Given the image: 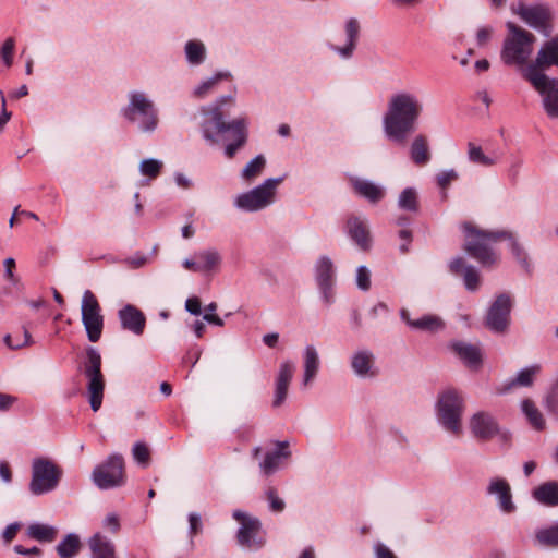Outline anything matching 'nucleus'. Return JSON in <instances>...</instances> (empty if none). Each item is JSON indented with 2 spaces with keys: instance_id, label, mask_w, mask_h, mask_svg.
<instances>
[{
  "instance_id": "obj_38",
  "label": "nucleus",
  "mask_w": 558,
  "mask_h": 558,
  "mask_svg": "<svg viewBox=\"0 0 558 558\" xmlns=\"http://www.w3.org/2000/svg\"><path fill=\"white\" fill-rule=\"evenodd\" d=\"M231 74L229 72H218L210 78L202 82L195 89L194 96L197 98H204L207 96L216 85L222 80H229Z\"/></svg>"
},
{
  "instance_id": "obj_51",
  "label": "nucleus",
  "mask_w": 558,
  "mask_h": 558,
  "mask_svg": "<svg viewBox=\"0 0 558 558\" xmlns=\"http://www.w3.org/2000/svg\"><path fill=\"white\" fill-rule=\"evenodd\" d=\"M356 284L363 290L367 291L371 288V272L365 266H360L356 270Z\"/></svg>"
},
{
  "instance_id": "obj_26",
  "label": "nucleus",
  "mask_w": 558,
  "mask_h": 558,
  "mask_svg": "<svg viewBox=\"0 0 558 558\" xmlns=\"http://www.w3.org/2000/svg\"><path fill=\"white\" fill-rule=\"evenodd\" d=\"M88 546L92 558H117L114 544L100 533H96L89 538Z\"/></svg>"
},
{
  "instance_id": "obj_54",
  "label": "nucleus",
  "mask_w": 558,
  "mask_h": 558,
  "mask_svg": "<svg viewBox=\"0 0 558 558\" xmlns=\"http://www.w3.org/2000/svg\"><path fill=\"white\" fill-rule=\"evenodd\" d=\"M458 179V173L453 170H447L437 175V183L442 190L447 189L451 182Z\"/></svg>"
},
{
  "instance_id": "obj_15",
  "label": "nucleus",
  "mask_w": 558,
  "mask_h": 558,
  "mask_svg": "<svg viewBox=\"0 0 558 558\" xmlns=\"http://www.w3.org/2000/svg\"><path fill=\"white\" fill-rule=\"evenodd\" d=\"M183 267L193 272L210 275L219 270L221 255L215 248L195 252L193 257L183 260Z\"/></svg>"
},
{
  "instance_id": "obj_13",
  "label": "nucleus",
  "mask_w": 558,
  "mask_h": 558,
  "mask_svg": "<svg viewBox=\"0 0 558 558\" xmlns=\"http://www.w3.org/2000/svg\"><path fill=\"white\" fill-rule=\"evenodd\" d=\"M93 481L100 489H109L123 484L124 462L118 454L110 456L105 462L97 465L92 474Z\"/></svg>"
},
{
  "instance_id": "obj_24",
  "label": "nucleus",
  "mask_w": 558,
  "mask_h": 558,
  "mask_svg": "<svg viewBox=\"0 0 558 558\" xmlns=\"http://www.w3.org/2000/svg\"><path fill=\"white\" fill-rule=\"evenodd\" d=\"M276 445L277 449L266 453L264 460L259 463V468L266 476L272 474L279 468L282 458H289L291 454L287 441H277Z\"/></svg>"
},
{
  "instance_id": "obj_41",
  "label": "nucleus",
  "mask_w": 558,
  "mask_h": 558,
  "mask_svg": "<svg viewBox=\"0 0 558 558\" xmlns=\"http://www.w3.org/2000/svg\"><path fill=\"white\" fill-rule=\"evenodd\" d=\"M468 157L473 163L484 167H490L496 163V159L488 157L484 154L481 146L475 145L473 142L468 143Z\"/></svg>"
},
{
  "instance_id": "obj_20",
  "label": "nucleus",
  "mask_w": 558,
  "mask_h": 558,
  "mask_svg": "<svg viewBox=\"0 0 558 558\" xmlns=\"http://www.w3.org/2000/svg\"><path fill=\"white\" fill-rule=\"evenodd\" d=\"M316 280L322 290L324 300L330 304L333 300V264L327 256H323L316 264Z\"/></svg>"
},
{
  "instance_id": "obj_18",
  "label": "nucleus",
  "mask_w": 558,
  "mask_h": 558,
  "mask_svg": "<svg viewBox=\"0 0 558 558\" xmlns=\"http://www.w3.org/2000/svg\"><path fill=\"white\" fill-rule=\"evenodd\" d=\"M470 429L473 436L480 440H489L500 432L495 417L485 411H478L470 418Z\"/></svg>"
},
{
  "instance_id": "obj_1",
  "label": "nucleus",
  "mask_w": 558,
  "mask_h": 558,
  "mask_svg": "<svg viewBox=\"0 0 558 558\" xmlns=\"http://www.w3.org/2000/svg\"><path fill=\"white\" fill-rule=\"evenodd\" d=\"M462 230L465 233L464 250L476 259L482 266L490 267L495 265L499 257L490 247L492 244L501 240L510 242V250L515 259L526 270L531 271V264L524 247L517 241L510 231H486L478 229L471 222H463Z\"/></svg>"
},
{
  "instance_id": "obj_58",
  "label": "nucleus",
  "mask_w": 558,
  "mask_h": 558,
  "mask_svg": "<svg viewBox=\"0 0 558 558\" xmlns=\"http://www.w3.org/2000/svg\"><path fill=\"white\" fill-rule=\"evenodd\" d=\"M399 238L402 240L400 251L402 254H405L409 252V245L412 241V233L408 229H402L399 231Z\"/></svg>"
},
{
  "instance_id": "obj_29",
  "label": "nucleus",
  "mask_w": 558,
  "mask_h": 558,
  "mask_svg": "<svg viewBox=\"0 0 558 558\" xmlns=\"http://www.w3.org/2000/svg\"><path fill=\"white\" fill-rule=\"evenodd\" d=\"M231 130L234 136V142L226 146L225 153L228 158H232L236 150L242 147L247 138L246 123L244 119H238L231 122Z\"/></svg>"
},
{
  "instance_id": "obj_21",
  "label": "nucleus",
  "mask_w": 558,
  "mask_h": 558,
  "mask_svg": "<svg viewBox=\"0 0 558 558\" xmlns=\"http://www.w3.org/2000/svg\"><path fill=\"white\" fill-rule=\"evenodd\" d=\"M487 493L496 496L499 508L504 512L511 513L514 511L515 506L512 501L511 487L505 478H493L487 486Z\"/></svg>"
},
{
  "instance_id": "obj_11",
  "label": "nucleus",
  "mask_w": 558,
  "mask_h": 558,
  "mask_svg": "<svg viewBox=\"0 0 558 558\" xmlns=\"http://www.w3.org/2000/svg\"><path fill=\"white\" fill-rule=\"evenodd\" d=\"M233 101L234 98L231 95L222 96L218 98L214 105L202 108V113L205 117L202 123V132L203 136L207 141L216 143V135L222 134L232 129L231 122L227 123L223 121L221 108L225 104Z\"/></svg>"
},
{
  "instance_id": "obj_27",
  "label": "nucleus",
  "mask_w": 558,
  "mask_h": 558,
  "mask_svg": "<svg viewBox=\"0 0 558 558\" xmlns=\"http://www.w3.org/2000/svg\"><path fill=\"white\" fill-rule=\"evenodd\" d=\"M454 352L471 368H477L482 363V354L476 345L457 342L452 344Z\"/></svg>"
},
{
  "instance_id": "obj_49",
  "label": "nucleus",
  "mask_w": 558,
  "mask_h": 558,
  "mask_svg": "<svg viewBox=\"0 0 558 558\" xmlns=\"http://www.w3.org/2000/svg\"><path fill=\"white\" fill-rule=\"evenodd\" d=\"M15 47V41L12 37H9L3 43V46L0 51V57L3 60L4 64L10 68L13 63V51Z\"/></svg>"
},
{
  "instance_id": "obj_23",
  "label": "nucleus",
  "mask_w": 558,
  "mask_h": 558,
  "mask_svg": "<svg viewBox=\"0 0 558 558\" xmlns=\"http://www.w3.org/2000/svg\"><path fill=\"white\" fill-rule=\"evenodd\" d=\"M375 356L368 350L357 351L353 354L351 366L353 372L360 377H373L377 373L374 371Z\"/></svg>"
},
{
  "instance_id": "obj_37",
  "label": "nucleus",
  "mask_w": 558,
  "mask_h": 558,
  "mask_svg": "<svg viewBox=\"0 0 558 558\" xmlns=\"http://www.w3.org/2000/svg\"><path fill=\"white\" fill-rule=\"evenodd\" d=\"M521 408H522L523 413L527 417L530 424L535 429L542 430L545 427V420L543 417V414L541 413V411L537 409V407L535 405V403L532 400H530V399L523 400Z\"/></svg>"
},
{
  "instance_id": "obj_36",
  "label": "nucleus",
  "mask_w": 558,
  "mask_h": 558,
  "mask_svg": "<svg viewBox=\"0 0 558 558\" xmlns=\"http://www.w3.org/2000/svg\"><path fill=\"white\" fill-rule=\"evenodd\" d=\"M81 549L80 537L75 534L66 535L57 546L60 558H73Z\"/></svg>"
},
{
  "instance_id": "obj_61",
  "label": "nucleus",
  "mask_w": 558,
  "mask_h": 558,
  "mask_svg": "<svg viewBox=\"0 0 558 558\" xmlns=\"http://www.w3.org/2000/svg\"><path fill=\"white\" fill-rule=\"evenodd\" d=\"M20 530L19 523H12L5 527L2 533V537L5 543L12 542V539L16 536L17 531Z\"/></svg>"
},
{
  "instance_id": "obj_17",
  "label": "nucleus",
  "mask_w": 558,
  "mask_h": 558,
  "mask_svg": "<svg viewBox=\"0 0 558 558\" xmlns=\"http://www.w3.org/2000/svg\"><path fill=\"white\" fill-rule=\"evenodd\" d=\"M511 299L507 294H500L492 304L487 317V327L495 332H504L509 324Z\"/></svg>"
},
{
  "instance_id": "obj_64",
  "label": "nucleus",
  "mask_w": 558,
  "mask_h": 558,
  "mask_svg": "<svg viewBox=\"0 0 558 558\" xmlns=\"http://www.w3.org/2000/svg\"><path fill=\"white\" fill-rule=\"evenodd\" d=\"M375 553L377 558H396L393 553L388 547L381 544H378L375 547Z\"/></svg>"
},
{
  "instance_id": "obj_42",
  "label": "nucleus",
  "mask_w": 558,
  "mask_h": 558,
  "mask_svg": "<svg viewBox=\"0 0 558 558\" xmlns=\"http://www.w3.org/2000/svg\"><path fill=\"white\" fill-rule=\"evenodd\" d=\"M266 160L262 155L256 156L254 159H252L243 169L242 171V178L244 180L251 181L258 177L264 167H265Z\"/></svg>"
},
{
  "instance_id": "obj_57",
  "label": "nucleus",
  "mask_w": 558,
  "mask_h": 558,
  "mask_svg": "<svg viewBox=\"0 0 558 558\" xmlns=\"http://www.w3.org/2000/svg\"><path fill=\"white\" fill-rule=\"evenodd\" d=\"M185 308L189 313H191L193 315H199L202 312V304H201L199 299L196 296L189 298L185 301Z\"/></svg>"
},
{
  "instance_id": "obj_31",
  "label": "nucleus",
  "mask_w": 558,
  "mask_h": 558,
  "mask_svg": "<svg viewBox=\"0 0 558 558\" xmlns=\"http://www.w3.org/2000/svg\"><path fill=\"white\" fill-rule=\"evenodd\" d=\"M345 34L348 37V43L344 47H333V50L338 52L343 58H349L352 56L353 50L355 49L356 40L360 34V23L356 19H350L345 24Z\"/></svg>"
},
{
  "instance_id": "obj_44",
  "label": "nucleus",
  "mask_w": 558,
  "mask_h": 558,
  "mask_svg": "<svg viewBox=\"0 0 558 558\" xmlns=\"http://www.w3.org/2000/svg\"><path fill=\"white\" fill-rule=\"evenodd\" d=\"M399 207L409 210L416 211L417 210V195L414 189L408 187L399 196L398 199Z\"/></svg>"
},
{
  "instance_id": "obj_45",
  "label": "nucleus",
  "mask_w": 558,
  "mask_h": 558,
  "mask_svg": "<svg viewBox=\"0 0 558 558\" xmlns=\"http://www.w3.org/2000/svg\"><path fill=\"white\" fill-rule=\"evenodd\" d=\"M162 169V162L157 159H144L140 163V172L144 177H148L149 179H155L159 175L160 171Z\"/></svg>"
},
{
  "instance_id": "obj_8",
  "label": "nucleus",
  "mask_w": 558,
  "mask_h": 558,
  "mask_svg": "<svg viewBox=\"0 0 558 558\" xmlns=\"http://www.w3.org/2000/svg\"><path fill=\"white\" fill-rule=\"evenodd\" d=\"M81 316L88 340L90 342L99 341L104 330L105 318L101 306L90 290H86L83 293Z\"/></svg>"
},
{
  "instance_id": "obj_52",
  "label": "nucleus",
  "mask_w": 558,
  "mask_h": 558,
  "mask_svg": "<svg viewBox=\"0 0 558 558\" xmlns=\"http://www.w3.org/2000/svg\"><path fill=\"white\" fill-rule=\"evenodd\" d=\"M23 340L20 341H13V338L11 335H7L4 337V343L10 348V349H13V350H16V349H21L25 345H28L32 343V336L31 333L28 332L27 329H23Z\"/></svg>"
},
{
  "instance_id": "obj_46",
  "label": "nucleus",
  "mask_w": 558,
  "mask_h": 558,
  "mask_svg": "<svg viewBox=\"0 0 558 558\" xmlns=\"http://www.w3.org/2000/svg\"><path fill=\"white\" fill-rule=\"evenodd\" d=\"M463 279L469 291H475L480 286V274L473 266L464 267Z\"/></svg>"
},
{
  "instance_id": "obj_9",
  "label": "nucleus",
  "mask_w": 558,
  "mask_h": 558,
  "mask_svg": "<svg viewBox=\"0 0 558 558\" xmlns=\"http://www.w3.org/2000/svg\"><path fill=\"white\" fill-rule=\"evenodd\" d=\"M283 178L267 179L260 185L253 190L240 194L235 199V205L246 211L260 210L274 202L277 186Z\"/></svg>"
},
{
  "instance_id": "obj_22",
  "label": "nucleus",
  "mask_w": 558,
  "mask_h": 558,
  "mask_svg": "<svg viewBox=\"0 0 558 558\" xmlns=\"http://www.w3.org/2000/svg\"><path fill=\"white\" fill-rule=\"evenodd\" d=\"M295 366L291 361H284L280 364L276 380L274 407H280L288 395V387L293 377Z\"/></svg>"
},
{
  "instance_id": "obj_14",
  "label": "nucleus",
  "mask_w": 558,
  "mask_h": 558,
  "mask_svg": "<svg viewBox=\"0 0 558 558\" xmlns=\"http://www.w3.org/2000/svg\"><path fill=\"white\" fill-rule=\"evenodd\" d=\"M511 9L524 23L536 29L545 28L553 20V11L545 3L526 5L523 1H518Z\"/></svg>"
},
{
  "instance_id": "obj_25",
  "label": "nucleus",
  "mask_w": 558,
  "mask_h": 558,
  "mask_svg": "<svg viewBox=\"0 0 558 558\" xmlns=\"http://www.w3.org/2000/svg\"><path fill=\"white\" fill-rule=\"evenodd\" d=\"M347 228L349 235L360 248L367 251L371 247L369 231L363 220L357 217L350 218Z\"/></svg>"
},
{
  "instance_id": "obj_33",
  "label": "nucleus",
  "mask_w": 558,
  "mask_h": 558,
  "mask_svg": "<svg viewBox=\"0 0 558 558\" xmlns=\"http://www.w3.org/2000/svg\"><path fill=\"white\" fill-rule=\"evenodd\" d=\"M541 369L542 367L538 364L521 369L517 376L508 383L507 389H511L513 387H531L536 376L541 373Z\"/></svg>"
},
{
  "instance_id": "obj_32",
  "label": "nucleus",
  "mask_w": 558,
  "mask_h": 558,
  "mask_svg": "<svg viewBox=\"0 0 558 558\" xmlns=\"http://www.w3.org/2000/svg\"><path fill=\"white\" fill-rule=\"evenodd\" d=\"M533 497L546 506L558 505V482H546L533 492Z\"/></svg>"
},
{
  "instance_id": "obj_34",
  "label": "nucleus",
  "mask_w": 558,
  "mask_h": 558,
  "mask_svg": "<svg viewBox=\"0 0 558 558\" xmlns=\"http://www.w3.org/2000/svg\"><path fill=\"white\" fill-rule=\"evenodd\" d=\"M319 367V359L316 349L313 345H307L304 350V385L316 376Z\"/></svg>"
},
{
  "instance_id": "obj_55",
  "label": "nucleus",
  "mask_w": 558,
  "mask_h": 558,
  "mask_svg": "<svg viewBox=\"0 0 558 558\" xmlns=\"http://www.w3.org/2000/svg\"><path fill=\"white\" fill-rule=\"evenodd\" d=\"M147 262L148 258L144 254H136L125 259V264L133 269H137L145 266Z\"/></svg>"
},
{
  "instance_id": "obj_62",
  "label": "nucleus",
  "mask_w": 558,
  "mask_h": 558,
  "mask_svg": "<svg viewBox=\"0 0 558 558\" xmlns=\"http://www.w3.org/2000/svg\"><path fill=\"white\" fill-rule=\"evenodd\" d=\"M190 530L192 534H197L202 529L201 517L197 513L189 515Z\"/></svg>"
},
{
  "instance_id": "obj_19",
  "label": "nucleus",
  "mask_w": 558,
  "mask_h": 558,
  "mask_svg": "<svg viewBox=\"0 0 558 558\" xmlns=\"http://www.w3.org/2000/svg\"><path fill=\"white\" fill-rule=\"evenodd\" d=\"M118 317L122 329L128 330L135 336L143 335L146 326V317L140 308L128 304L119 310Z\"/></svg>"
},
{
  "instance_id": "obj_53",
  "label": "nucleus",
  "mask_w": 558,
  "mask_h": 558,
  "mask_svg": "<svg viewBox=\"0 0 558 558\" xmlns=\"http://www.w3.org/2000/svg\"><path fill=\"white\" fill-rule=\"evenodd\" d=\"M546 403L548 410L558 415V377L547 396Z\"/></svg>"
},
{
  "instance_id": "obj_3",
  "label": "nucleus",
  "mask_w": 558,
  "mask_h": 558,
  "mask_svg": "<svg viewBox=\"0 0 558 558\" xmlns=\"http://www.w3.org/2000/svg\"><path fill=\"white\" fill-rule=\"evenodd\" d=\"M507 28L509 35L505 38L500 58L507 65H517L523 69L533 53L536 37L511 22L507 23Z\"/></svg>"
},
{
  "instance_id": "obj_5",
  "label": "nucleus",
  "mask_w": 558,
  "mask_h": 558,
  "mask_svg": "<svg viewBox=\"0 0 558 558\" xmlns=\"http://www.w3.org/2000/svg\"><path fill=\"white\" fill-rule=\"evenodd\" d=\"M87 361L84 365V375L87 378V395L90 408L97 412L102 403L105 391V377L101 373V355L95 348L86 350Z\"/></svg>"
},
{
  "instance_id": "obj_48",
  "label": "nucleus",
  "mask_w": 558,
  "mask_h": 558,
  "mask_svg": "<svg viewBox=\"0 0 558 558\" xmlns=\"http://www.w3.org/2000/svg\"><path fill=\"white\" fill-rule=\"evenodd\" d=\"M266 498L269 501L270 509L274 512H281L283 511L286 504L284 501L278 496L277 489L274 487H269L266 490Z\"/></svg>"
},
{
  "instance_id": "obj_47",
  "label": "nucleus",
  "mask_w": 558,
  "mask_h": 558,
  "mask_svg": "<svg viewBox=\"0 0 558 558\" xmlns=\"http://www.w3.org/2000/svg\"><path fill=\"white\" fill-rule=\"evenodd\" d=\"M494 35V27L489 25L481 26L475 33V44L478 48H485Z\"/></svg>"
},
{
  "instance_id": "obj_60",
  "label": "nucleus",
  "mask_w": 558,
  "mask_h": 558,
  "mask_svg": "<svg viewBox=\"0 0 558 558\" xmlns=\"http://www.w3.org/2000/svg\"><path fill=\"white\" fill-rule=\"evenodd\" d=\"M0 96H1V105H2V110H1V114H0V131H1L4 128V125L8 123V121L10 120L11 112L7 110V101H5L2 90H0Z\"/></svg>"
},
{
  "instance_id": "obj_28",
  "label": "nucleus",
  "mask_w": 558,
  "mask_h": 558,
  "mask_svg": "<svg viewBox=\"0 0 558 558\" xmlns=\"http://www.w3.org/2000/svg\"><path fill=\"white\" fill-rule=\"evenodd\" d=\"M351 183L357 195L372 203H377L384 197V190L371 181L353 179Z\"/></svg>"
},
{
  "instance_id": "obj_2",
  "label": "nucleus",
  "mask_w": 558,
  "mask_h": 558,
  "mask_svg": "<svg viewBox=\"0 0 558 558\" xmlns=\"http://www.w3.org/2000/svg\"><path fill=\"white\" fill-rule=\"evenodd\" d=\"M421 112L422 105L416 96L404 92L392 95L383 118L386 137L404 146L409 135L415 131Z\"/></svg>"
},
{
  "instance_id": "obj_4",
  "label": "nucleus",
  "mask_w": 558,
  "mask_h": 558,
  "mask_svg": "<svg viewBox=\"0 0 558 558\" xmlns=\"http://www.w3.org/2000/svg\"><path fill=\"white\" fill-rule=\"evenodd\" d=\"M123 117L145 133L154 132L158 125V111L153 100L144 93L131 92L129 104L122 109Z\"/></svg>"
},
{
  "instance_id": "obj_16",
  "label": "nucleus",
  "mask_w": 558,
  "mask_h": 558,
  "mask_svg": "<svg viewBox=\"0 0 558 558\" xmlns=\"http://www.w3.org/2000/svg\"><path fill=\"white\" fill-rule=\"evenodd\" d=\"M553 65L558 66V35L541 47L535 60L521 70L522 76L530 71L534 74H545L544 70Z\"/></svg>"
},
{
  "instance_id": "obj_12",
  "label": "nucleus",
  "mask_w": 558,
  "mask_h": 558,
  "mask_svg": "<svg viewBox=\"0 0 558 558\" xmlns=\"http://www.w3.org/2000/svg\"><path fill=\"white\" fill-rule=\"evenodd\" d=\"M232 517L241 524L236 539L242 547L258 549L265 544L262 523L257 518L251 517L242 510H234Z\"/></svg>"
},
{
  "instance_id": "obj_50",
  "label": "nucleus",
  "mask_w": 558,
  "mask_h": 558,
  "mask_svg": "<svg viewBox=\"0 0 558 558\" xmlns=\"http://www.w3.org/2000/svg\"><path fill=\"white\" fill-rule=\"evenodd\" d=\"M134 459L144 465H147L150 459L148 447L143 442H136L133 447Z\"/></svg>"
},
{
  "instance_id": "obj_7",
  "label": "nucleus",
  "mask_w": 558,
  "mask_h": 558,
  "mask_svg": "<svg viewBox=\"0 0 558 558\" xmlns=\"http://www.w3.org/2000/svg\"><path fill=\"white\" fill-rule=\"evenodd\" d=\"M438 416L446 429L454 435L461 434V415L463 412V399L453 389L444 391L438 399Z\"/></svg>"
},
{
  "instance_id": "obj_30",
  "label": "nucleus",
  "mask_w": 558,
  "mask_h": 558,
  "mask_svg": "<svg viewBox=\"0 0 558 558\" xmlns=\"http://www.w3.org/2000/svg\"><path fill=\"white\" fill-rule=\"evenodd\" d=\"M410 157L417 166L426 165L430 159L427 137L418 134L414 137L410 146Z\"/></svg>"
},
{
  "instance_id": "obj_63",
  "label": "nucleus",
  "mask_w": 558,
  "mask_h": 558,
  "mask_svg": "<svg viewBox=\"0 0 558 558\" xmlns=\"http://www.w3.org/2000/svg\"><path fill=\"white\" fill-rule=\"evenodd\" d=\"M15 401V397L0 392V411H8Z\"/></svg>"
},
{
  "instance_id": "obj_59",
  "label": "nucleus",
  "mask_w": 558,
  "mask_h": 558,
  "mask_svg": "<svg viewBox=\"0 0 558 558\" xmlns=\"http://www.w3.org/2000/svg\"><path fill=\"white\" fill-rule=\"evenodd\" d=\"M464 267L468 266L465 265L464 259L462 257H456L449 264L450 271L456 275H463Z\"/></svg>"
},
{
  "instance_id": "obj_10",
  "label": "nucleus",
  "mask_w": 558,
  "mask_h": 558,
  "mask_svg": "<svg viewBox=\"0 0 558 558\" xmlns=\"http://www.w3.org/2000/svg\"><path fill=\"white\" fill-rule=\"evenodd\" d=\"M523 78L541 95L546 114L550 119H558V78L531 71Z\"/></svg>"
},
{
  "instance_id": "obj_56",
  "label": "nucleus",
  "mask_w": 558,
  "mask_h": 558,
  "mask_svg": "<svg viewBox=\"0 0 558 558\" xmlns=\"http://www.w3.org/2000/svg\"><path fill=\"white\" fill-rule=\"evenodd\" d=\"M102 525L105 529L110 530L112 533H117L120 530L119 518L117 514L110 513L105 518Z\"/></svg>"
},
{
  "instance_id": "obj_40",
  "label": "nucleus",
  "mask_w": 558,
  "mask_h": 558,
  "mask_svg": "<svg viewBox=\"0 0 558 558\" xmlns=\"http://www.w3.org/2000/svg\"><path fill=\"white\" fill-rule=\"evenodd\" d=\"M444 327V322L435 315H425L414 323H411V328L424 331H437Z\"/></svg>"
},
{
  "instance_id": "obj_39",
  "label": "nucleus",
  "mask_w": 558,
  "mask_h": 558,
  "mask_svg": "<svg viewBox=\"0 0 558 558\" xmlns=\"http://www.w3.org/2000/svg\"><path fill=\"white\" fill-rule=\"evenodd\" d=\"M186 59L191 64H201L205 60V46L198 40H189L185 45Z\"/></svg>"
},
{
  "instance_id": "obj_35",
  "label": "nucleus",
  "mask_w": 558,
  "mask_h": 558,
  "mask_svg": "<svg viewBox=\"0 0 558 558\" xmlns=\"http://www.w3.org/2000/svg\"><path fill=\"white\" fill-rule=\"evenodd\" d=\"M27 535L38 542L50 543L57 537V529L51 525L35 523L27 527Z\"/></svg>"
},
{
  "instance_id": "obj_43",
  "label": "nucleus",
  "mask_w": 558,
  "mask_h": 558,
  "mask_svg": "<svg viewBox=\"0 0 558 558\" xmlns=\"http://www.w3.org/2000/svg\"><path fill=\"white\" fill-rule=\"evenodd\" d=\"M536 539L542 545L549 546V547H557L558 546V523L553 526L537 531Z\"/></svg>"
},
{
  "instance_id": "obj_6",
  "label": "nucleus",
  "mask_w": 558,
  "mask_h": 558,
  "mask_svg": "<svg viewBox=\"0 0 558 558\" xmlns=\"http://www.w3.org/2000/svg\"><path fill=\"white\" fill-rule=\"evenodd\" d=\"M61 476V468L52 460L47 458L34 459L29 490L36 496L49 493L59 485Z\"/></svg>"
}]
</instances>
